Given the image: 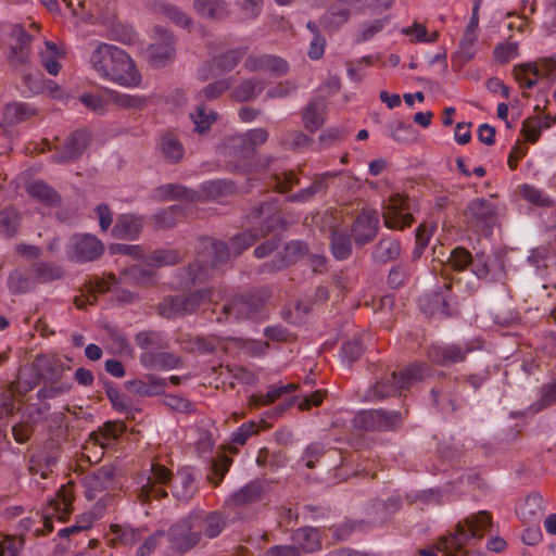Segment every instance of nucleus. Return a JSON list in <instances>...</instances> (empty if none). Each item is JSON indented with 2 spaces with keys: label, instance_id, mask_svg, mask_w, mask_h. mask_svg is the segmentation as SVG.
Here are the masks:
<instances>
[{
  "label": "nucleus",
  "instance_id": "obj_61",
  "mask_svg": "<svg viewBox=\"0 0 556 556\" xmlns=\"http://www.w3.org/2000/svg\"><path fill=\"white\" fill-rule=\"evenodd\" d=\"M232 464V458L226 455L219 456L212 464L213 473L208 477L210 482L214 484V486L219 485L225 475L228 472L230 466Z\"/></svg>",
  "mask_w": 556,
  "mask_h": 556
},
{
  "label": "nucleus",
  "instance_id": "obj_23",
  "mask_svg": "<svg viewBox=\"0 0 556 556\" xmlns=\"http://www.w3.org/2000/svg\"><path fill=\"white\" fill-rule=\"evenodd\" d=\"M198 483L194 473L184 468L179 470L172 484V493L177 501L188 503L198 492Z\"/></svg>",
  "mask_w": 556,
  "mask_h": 556
},
{
  "label": "nucleus",
  "instance_id": "obj_14",
  "mask_svg": "<svg viewBox=\"0 0 556 556\" xmlns=\"http://www.w3.org/2000/svg\"><path fill=\"white\" fill-rule=\"evenodd\" d=\"M190 515L200 534V541L203 538L208 540L216 539L228 526V517L220 510L206 511L195 508L190 511Z\"/></svg>",
  "mask_w": 556,
  "mask_h": 556
},
{
  "label": "nucleus",
  "instance_id": "obj_24",
  "mask_svg": "<svg viewBox=\"0 0 556 556\" xmlns=\"http://www.w3.org/2000/svg\"><path fill=\"white\" fill-rule=\"evenodd\" d=\"M401 252V242L392 236H384L374 245L370 258L372 263L382 265L397 260Z\"/></svg>",
  "mask_w": 556,
  "mask_h": 556
},
{
  "label": "nucleus",
  "instance_id": "obj_37",
  "mask_svg": "<svg viewBox=\"0 0 556 556\" xmlns=\"http://www.w3.org/2000/svg\"><path fill=\"white\" fill-rule=\"evenodd\" d=\"M330 249L337 261H345L352 254V236L343 230L333 229L330 235Z\"/></svg>",
  "mask_w": 556,
  "mask_h": 556
},
{
  "label": "nucleus",
  "instance_id": "obj_33",
  "mask_svg": "<svg viewBox=\"0 0 556 556\" xmlns=\"http://www.w3.org/2000/svg\"><path fill=\"white\" fill-rule=\"evenodd\" d=\"M292 542L300 552L314 553L321 548L319 532L315 528L303 527L292 533Z\"/></svg>",
  "mask_w": 556,
  "mask_h": 556
},
{
  "label": "nucleus",
  "instance_id": "obj_62",
  "mask_svg": "<svg viewBox=\"0 0 556 556\" xmlns=\"http://www.w3.org/2000/svg\"><path fill=\"white\" fill-rule=\"evenodd\" d=\"M72 389V384L68 382H58L54 381L50 384L43 386L41 389H39L37 396L39 400H50L55 399L59 395L68 393Z\"/></svg>",
  "mask_w": 556,
  "mask_h": 556
},
{
  "label": "nucleus",
  "instance_id": "obj_41",
  "mask_svg": "<svg viewBox=\"0 0 556 556\" xmlns=\"http://www.w3.org/2000/svg\"><path fill=\"white\" fill-rule=\"evenodd\" d=\"M264 488L262 482L253 480L243 485L239 491L231 495V502L235 506H244L262 498Z\"/></svg>",
  "mask_w": 556,
  "mask_h": 556
},
{
  "label": "nucleus",
  "instance_id": "obj_30",
  "mask_svg": "<svg viewBox=\"0 0 556 556\" xmlns=\"http://www.w3.org/2000/svg\"><path fill=\"white\" fill-rule=\"evenodd\" d=\"M61 455V444L56 440H48L43 448L36 455L33 456L31 462L45 468L40 475L42 478L48 477V471H51L52 468L58 464Z\"/></svg>",
  "mask_w": 556,
  "mask_h": 556
},
{
  "label": "nucleus",
  "instance_id": "obj_5",
  "mask_svg": "<svg viewBox=\"0 0 556 556\" xmlns=\"http://www.w3.org/2000/svg\"><path fill=\"white\" fill-rule=\"evenodd\" d=\"M429 372L425 363H414L400 371L384 374L368 389V401H382L390 396L402 394L414 383L421 381Z\"/></svg>",
  "mask_w": 556,
  "mask_h": 556
},
{
  "label": "nucleus",
  "instance_id": "obj_32",
  "mask_svg": "<svg viewBox=\"0 0 556 556\" xmlns=\"http://www.w3.org/2000/svg\"><path fill=\"white\" fill-rule=\"evenodd\" d=\"M159 150L162 157L169 164L179 163L185 155L182 143L173 132H166L160 138Z\"/></svg>",
  "mask_w": 556,
  "mask_h": 556
},
{
  "label": "nucleus",
  "instance_id": "obj_40",
  "mask_svg": "<svg viewBox=\"0 0 556 556\" xmlns=\"http://www.w3.org/2000/svg\"><path fill=\"white\" fill-rule=\"evenodd\" d=\"M184 260V253L176 249H156L146 257V264L154 267L173 266Z\"/></svg>",
  "mask_w": 556,
  "mask_h": 556
},
{
  "label": "nucleus",
  "instance_id": "obj_8",
  "mask_svg": "<svg viewBox=\"0 0 556 556\" xmlns=\"http://www.w3.org/2000/svg\"><path fill=\"white\" fill-rule=\"evenodd\" d=\"M408 414L403 407L400 410L366 409L357 413L354 417V425L365 431H393L400 428Z\"/></svg>",
  "mask_w": 556,
  "mask_h": 556
},
{
  "label": "nucleus",
  "instance_id": "obj_63",
  "mask_svg": "<svg viewBox=\"0 0 556 556\" xmlns=\"http://www.w3.org/2000/svg\"><path fill=\"white\" fill-rule=\"evenodd\" d=\"M521 193L527 201L535 205L546 207L553 205V201L548 197L532 186L523 185L521 188Z\"/></svg>",
  "mask_w": 556,
  "mask_h": 556
},
{
  "label": "nucleus",
  "instance_id": "obj_44",
  "mask_svg": "<svg viewBox=\"0 0 556 556\" xmlns=\"http://www.w3.org/2000/svg\"><path fill=\"white\" fill-rule=\"evenodd\" d=\"M442 255L444 256V254ZM441 262L455 271H464L471 266L472 254L464 247H456Z\"/></svg>",
  "mask_w": 556,
  "mask_h": 556
},
{
  "label": "nucleus",
  "instance_id": "obj_34",
  "mask_svg": "<svg viewBox=\"0 0 556 556\" xmlns=\"http://www.w3.org/2000/svg\"><path fill=\"white\" fill-rule=\"evenodd\" d=\"M36 114V110L27 103L13 102L8 103L2 113L3 123L8 126H15L29 119Z\"/></svg>",
  "mask_w": 556,
  "mask_h": 556
},
{
  "label": "nucleus",
  "instance_id": "obj_20",
  "mask_svg": "<svg viewBox=\"0 0 556 556\" xmlns=\"http://www.w3.org/2000/svg\"><path fill=\"white\" fill-rule=\"evenodd\" d=\"M225 146L229 155L237 159V163L232 165L231 169L237 173L245 172L255 155V150L252 149L245 136L243 134L229 136Z\"/></svg>",
  "mask_w": 556,
  "mask_h": 556
},
{
  "label": "nucleus",
  "instance_id": "obj_35",
  "mask_svg": "<svg viewBox=\"0 0 556 556\" xmlns=\"http://www.w3.org/2000/svg\"><path fill=\"white\" fill-rule=\"evenodd\" d=\"M115 468L112 465H104L94 469L87 477V484L90 491H103L113 486Z\"/></svg>",
  "mask_w": 556,
  "mask_h": 556
},
{
  "label": "nucleus",
  "instance_id": "obj_25",
  "mask_svg": "<svg viewBox=\"0 0 556 556\" xmlns=\"http://www.w3.org/2000/svg\"><path fill=\"white\" fill-rule=\"evenodd\" d=\"M27 194L49 207H59L62 198L59 192L42 180H34L26 186Z\"/></svg>",
  "mask_w": 556,
  "mask_h": 556
},
{
  "label": "nucleus",
  "instance_id": "obj_38",
  "mask_svg": "<svg viewBox=\"0 0 556 556\" xmlns=\"http://www.w3.org/2000/svg\"><path fill=\"white\" fill-rule=\"evenodd\" d=\"M30 266L36 285L53 282L64 277L63 268L55 263L39 261L33 263Z\"/></svg>",
  "mask_w": 556,
  "mask_h": 556
},
{
  "label": "nucleus",
  "instance_id": "obj_10",
  "mask_svg": "<svg viewBox=\"0 0 556 556\" xmlns=\"http://www.w3.org/2000/svg\"><path fill=\"white\" fill-rule=\"evenodd\" d=\"M165 534L169 547L178 554H186L201 543L190 513L173 523Z\"/></svg>",
  "mask_w": 556,
  "mask_h": 556
},
{
  "label": "nucleus",
  "instance_id": "obj_2",
  "mask_svg": "<svg viewBox=\"0 0 556 556\" xmlns=\"http://www.w3.org/2000/svg\"><path fill=\"white\" fill-rule=\"evenodd\" d=\"M90 62L99 76L121 86L136 87L140 84L141 76L136 70L134 61L116 46L99 45L92 52Z\"/></svg>",
  "mask_w": 556,
  "mask_h": 556
},
{
  "label": "nucleus",
  "instance_id": "obj_50",
  "mask_svg": "<svg viewBox=\"0 0 556 556\" xmlns=\"http://www.w3.org/2000/svg\"><path fill=\"white\" fill-rule=\"evenodd\" d=\"M21 215L14 208L0 211V235L5 238H13L20 230Z\"/></svg>",
  "mask_w": 556,
  "mask_h": 556
},
{
  "label": "nucleus",
  "instance_id": "obj_12",
  "mask_svg": "<svg viewBox=\"0 0 556 556\" xmlns=\"http://www.w3.org/2000/svg\"><path fill=\"white\" fill-rule=\"evenodd\" d=\"M476 350L469 342L431 344L427 350L430 362L442 367L463 363L467 355Z\"/></svg>",
  "mask_w": 556,
  "mask_h": 556
},
{
  "label": "nucleus",
  "instance_id": "obj_21",
  "mask_svg": "<svg viewBox=\"0 0 556 556\" xmlns=\"http://www.w3.org/2000/svg\"><path fill=\"white\" fill-rule=\"evenodd\" d=\"M327 101L321 97L312 99L302 110L303 127L314 134L326 123Z\"/></svg>",
  "mask_w": 556,
  "mask_h": 556
},
{
  "label": "nucleus",
  "instance_id": "obj_4",
  "mask_svg": "<svg viewBox=\"0 0 556 556\" xmlns=\"http://www.w3.org/2000/svg\"><path fill=\"white\" fill-rule=\"evenodd\" d=\"M491 515L488 511H479L458 522L456 531L448 536L440 539L439 549L444 556H482L479 551L465 549L470 540H480L491 528Z\"/></svg>",
  "mask_w": 556,
  "mask_h": 556
},
{
  "label": "nucleus",
  "instance_id": "obj_29",
  "mask_svg": "<svg viewBox=\"0 0 556 556\" xmlns=\"http://www.w3.org/2000/svg\"><path fill=\"white\" fill-rule=\"evenodd\" d=\"M514 76L517 81H521L528 73L539 76L541 73L551 80L556 78V59L548 58L541 61L540 66L534 63H526L514 67Z\"/></svg>",
  "mask_w": 556,
  "mask_h": 556
},
{
  "label": "nucleus",
  "instance_id": "obj_47",
  "mask_svg": "<svg viewBox=\"0 0 556 556\" xmlns=\"http://www.w3.org/2000/svg\"><path fill=\"white\" fill-rule=\"evenodd\" d=\"M298 389V384L288 383L281 387H273L266 394H253L249 400V404L252 407L258 408L263 405L274 403L277 399L283 394L294 392Z\"/></svg>",
  "mask_w": 556,
  "mask_h": 556
},
{
  "label": "nucleus",
  "instance_id": "obj_59",
  "mask_svg": "<svg viewBox=\"0 0 556 556\" xmlns=\"http://www.w3.org/2000/svg\"><path fill=\"white\" fill-rule=\"evenodd\" d=\"M313 139L303 131L292 130L281 135L280 143L290 149H299L311 144Z\"/></svg>",
  "mask_w": 556,
  "mask_h": 556
},
{
  "label": "nucleus",
  "instance_id": "obj_1",
  "mask_svg": "<svg viewBox=\"0 0 556 556\" xmlns=\"http://www.w3.org/2000/svg\"><path fill=\"white\" fill-rule=\"evenodd\" d=\"M245 219L251 225L258 223V227H250L231 238V247L237 254H241L261 238L287 228V222L280 214L277 197H269L254 203L248 211Z\"/></svg>",
  "mask_w": 556,
  "mask_h": 556
},
{
  "label": "nucleus",
  "instance_id": "obj_42",
  "mask_svg": "<svg viewBox=\"0 0 556 556\" xmlns=\"http://www.w3.org/2000/svg\"><path fill=\"white\" fill-rule=\"evenodd\" d=\"M247 53L248 48L245 47L228 50L225 53L214 56L212 65L220 73L230 72Z\"/></svg>",
  "mask_w": 556,
  "mask_h": 556
},
{
  "label": "nucleus",
  "instance_id": "obj_64",
  "mask_svg": "<svg viewBox=\"0 0 556 556\" xmlns=\"http://www.w3.org/2000/svg\"><path fill=\"white\" fill-rule=\"evenodd\" d=\"M364 344L359 338L346 341L342 348V356L351 362L357 361L364 353Z\"/></svg>",
  "mask_w": 556,
  "mask_h": 556
},
{
  "label": "nucleus",
  "instance_id": "obj_56",
  "mask_svg": "<svg viewBox=\"0 0 556 556\" xmlns=\"http://www.w3.org/2000/svg\"><path fill=\"white\" fill-rule=\"evenodd\" d=\"M46 48L49 51V55H47L45 52H41V63L50 75L55 76L58 75L61 67L60 63L56 60L58 56H60L61 52L58 49V46L51 41H46Z\"/></svg>",
  "mask_w": 556,
  "mask_h": 556
},
{
  "label": "nucleus",
  "instance_id": "obj_57",
  "mask_svg": "<svg viewBox=\"0 0 556 556\" xmlns=\"http://www.w3.org/2000/svg\"><path fill=\"white\" fill-rule=\"evenodd\" d=\"M111 532L124 545H134L141 538V531L130 526L111 525Z\"/></svg>",
  "mask_w": 556,
  "mask_h": 556
},
{
  "label": "nucleus",
  "instance_id": "obj_58",
  "mask_svg": "<svg viewBox=\"0 0 556 556\" xmlns=\"http://www.w3.org/2000/svg\"><path fill=\"white\" fill-rule=\"evenodd\" d=\"M493 260L484 252H478L472 256L471 271L479 279H485L491 274Z\"/></svg>",
  "mask_w": 556,
  "mask_h": 556
},
{
  "label": "nucleus",
  "instance_id": "obj_54",
  "mask_svg": "<svg viewBox=\"0 0 556 556\" xmlns=\"http://www.w3.org/2000/svg\"><path fill=\"white\" fill-rule=\"evenodd\" d=\"M270 181L274 184L276 190L280 193L289 192L294 186L300 185V178L293 170H286L279 174H273Z\"/></svg>",
  "mask_w": 556,
  "mask_h": 556
},
{
  "label": "nucleus",
  "instance_id": "obj_43",
  "mask_svg": "<svg viewBox=\"0 0 556 556\" xmlns=\"http://www.w3.org/2000/svg\"><path fill=\"white\" fill-rule=\"evenodd\" d=\"M350 0H338L329 10V12L323 17V25L326 28L336 30L340 28L350 17V11L345 8V4Z\"/></svg>",
  "mask_w": 556,
  "mask_h": 556
},
{
  "label": "nucleus",
  "instance_id": "obj_45",
  "mask_svg": "<svg viewBox=\"0 0 556 556\" xmlns=\"http://www.w3.org/2000/svg\"><path fill=\"white\" fill-rule=\"evenodd\" d=\"M195 11L210 20H222L227 15V5L222 0H194Z\"/></svg>",
  "mask_w": 556,
  "mask_h": 556
},
{
  "label": "nucleus",
  "instance_id": "obj_16",
  "mask_svg": "<svg viewBox=\"0 0 556 556\" xmlns=\"http://www.w3.org/2000/svg\"><path fill=\"white\" fill-rule=\"evenodd\" d=\"M308 254V247L305 242L300 240H292L288 242L281 252L276 254L273 260L264 263L261 266L262 273H276L283 268H287L302 257Z\"/></svg>",
  "mask_w": 556,
  "mask_h": 556
},
{
  "label": "nucleus",
  "instance_id": "obj_31",
  "mask_svg": "<svg viewBox=\"0 0 556 556\" xmlns=\"http://www.w3.org/2000/svg\"><path fill=\"white\" fill-rule=\"evenodd\" d=\"M166 380L155 376H148V380L135 379L125 382V388L141 396H154L164 392Z\"/></svg>",
  "mask_w": 556,
  "mask_h": 556
},
{
  "label": "nucleus",
  "instance_id": "obj_3",
  "mask_svg": "<svg viewBox=\"0 0 556 556\" xmlns=\"http://www.w3.org/2000/svg\"><path fill=\"white\" fill-rule=\"evenodd\" d=\"M198 257L179 269L180 278L185 283H205L229 262V248L223 241L204 238L200 241Z\"/></svg>",
  "mask_w": 556,
  "mask_h": 556
},
{
  "label": "nucleus",
  "instance_id": "obj_6",
  "mask_svg": "<svg viewBox=\"0 0 556 556\" xmlns=\"http://www.w3.org/2000/svg\"><path fill=\"white\" fill-rule=\"evenodd\" d=\"M270 295L271 292L267 288L235 295L222 306L216 320L218 323H230L243 319H257L261 317L263 306Z\"/></svg>",
  "mask_w": 556,
  "mask_h": 556
},
{
  "label": "nucleus",
  "instance_id": "obj_52",
  "mask_svg": "<svg viewBox=\"0 0 556 556\" xmlns=\"http://www.w3.org/2000/svg\"><path fill=\"white\" fill-rule=\"evenodd\" d=\"M204 197L217 199L219 197L232 194L236 191V185L230 180H211L202 185Z\"/></svg>",
  "mask_w": 556,
  "mask_h": 556
},
{
  "label": "nucleus",
  "instance_id": "obj_22",
  "mask_svg": "<svg viewBox=\"0 0 556 556\" xmlns=\"http://www.w3.org/2000/svg\"><path fill=\"white\" fill-rule=\"evenodd\" d=\"M498 207L492 201L477 198L468 202L465 214L475 223L489 226L497 216Z\"/></svg>",
  "mask_w": 556,
  "mask_h": 556
},
{
  "label": "nucleus",
  "instance_id": "obj_7",
  "mask_svg": "<svg viewBox=\"0 0 556 556\" xmlns=\"http://www.w3.org/2000/svg\"><path fill=\"white\" fill-rule=\"evenodd\" d=\"M211 300L212 289H200L188 293L166 295L157 303L155 309L161 317L174 319L195 313Z\"/></svg>",
  "mask_w": 556,
  "mask_h": 556
},
{
  "label": "nucleus",
  "instance_id": "obj_55",
  "mask_svg": "<svg viewBox=\"0 0 556 556\" xmlns=\"http://www.w3.org/2000/svg\"><path fill=\"white\" fill-rule=\"evenodd\" d=\"M230 85L231 83L229 79L216 80L212 84H208L201 91H199L195 99L201 103H203L204 100L217 99L220 94L230 88Z\"/></svg>",
  "mask_w": 556,
  "mask_h": 556
},
{
  "label": "nucleus",
  "instance_id": "obj_15",
  "mask_svg": "<svg viewBox=\"0 0 556 556\" xmlns=\"http://www.w3.org/2000/svg\"><path fill=\"white\" fill-rule=\"evenodd\" d=\"M71 258L79 262H92L102 256L104 245L100 239L90 233H76L71 238Z\"/></svg>",
  "mask_w": 556,
  "mask_h": 556
},
{
  "label": "nucleus",
  "instance_id": "obj_19",
  "mask_svg": "<svg viewBox=\"0 0 556 556\" xmlns=\"http://www.w3.org/2000/svg\"><path fill=\"white\" fill-rule=\"evenodd\" d=\"M379 215L376 211H364L354 219L351 236L357 247L371 242L378 235Z\"/></svg>",
  "mask_w": 556,
  "mask_h": 556
},
{
  "label": "nucleus",
  "instance_id": "obj_26",
  "mask_svg": "<svg viewBox=\"0 0 556 556\" xmlns=\"http://www.w3.org/2000/svg\"><path fill=\"white\" fill-rule=\"evenodd\" d=\"M140 363L149 369H174L180 365V358L173 353L163 351H144L140 354Z\"/></svg>",
  "mask_w": 556,
  "mask_h": 556
},
{
  "label": "nucleus",
  "instance_id": "obj_18",
  "mask_svg": "<svg viewBox=\"0 0 556 556\" xmlns=\"http://www.w3.org/2000/svg\"><path fill=\"white\" fill-rule=\"evenodd\" d=\"M408 208V198L394 193L389 198V204L383 212V222L390 229H404L412 225L414 218L410 213H404Z\"/></svg>",
  "mask_w": 556,
  "mask_h": 556
},
{
  "label": "nucleus",
  "instance_id": "obj_49",
  "mask_svg": "<svg viewBox=\"0 0 556 556\" xmlns=\"http://www.w3.org/2000/svg\"><path fill=\"white\" fill-rule=\"evenodd\" d=\"M136 344L146 351L149 349L163 350L167 348V340L165 336L155 330L140 331L135 337Z\"/></svg>",
  "mask_w": 556,
  "mask_h": 556
},
{
  "label": "nucleus",
  "instance_id": "obj_28",
  "mask_svg": "<svg viewBox=\"0 0 556 556\" xmlns=\"http://www.w3.org/2000/svg\"><path fill=\"white\" fill-rule=\"evenodd\" d=\"M37 287L31 266L17 268L8 277V288L13 294H24Z\"/></svg>",
  "mask_w": 556,
  "mask_h": 556
},
{
  "label": "nucleus",
  "instance_id": "obj_51",
  "mask_svg": "<svg viewBox=\"0 0 556 556\" xmlns=\"http://www.w3.org/2000/svg\"><path fill=\"white\" fill-rule=\"evenodd\" d=\"M185 215V208L181 205H172L153 215V220L159 228L169 229L177 225L179 218Z\"/></svg>",
  "mask_w": 556,
  "mask_h": 556
},
{
  "label": "nucleus",
  "instance_id": "obj_9",
  "mask_svg": "<svg viewBox=\"0 0 556 556\" xmlns=\"http://www.w3.org/2000/svg\"><path fill=\"white\" fill-rule=\"evenodd\" d=\"M91 140V134L86 128L76 129L70 134L61 146L54 148V153L51 155V162L55 164H67L78 160ZM45 146L47 150L52 151L50 142L46 140Z\"/></svg>",
  "mask_w": 556,
  "mask_h": 556
},
{
  "label": "nucleus",
  "instance_id": "obj_13",
  "mask_svg": "<svg viewBox=\"0 0 556 556\" xmlns=\"http://www.w3.org/2000/svg\"><path fill=\"white\" fill-rule=\"evenodd\" d=\"M33 38L26 31L24 26L15 24L11 27L9 33V53L8 63L13 68H20L29 63L30 45Z\"/></svg>",
  "mask_w": 556,
  "mask_h": 556
},
{
  "label": "nucleus",
  "instance_id": "obj_36",
  "mask_svg": "<svg viewBox=\"0 0 556 556\" xmlns=\"http://www.w3.org/2000/svg\"><path fill=\"white\" fill-rule=\"evenodd\" d=\"M190 118L194 124V131L205 135L210 131L213 124L218 119V115L204 103L199 102L195 110L190 113Z\"/></svg>",
  "mask_w": 556,
  "mask_h": 556
},
{
  "label": "nucleus",
  "instance_id": "obj_17",
  "mask_svg": "<svg viewBox=\"0 0 556 556\" xmlns=\"http://www.w3.org/2000/svg\"><path fill=\"white\" fill-rule=\"evenodd\" d=\"M173 473L164 465L152 463L151 473L148 477L147 483L140 489V497L144 501L152 498L160 500L167 496L164 485L172 481Z\"/></svg>",
  "mask_w": 556,
  "mask_h": 556
},
{
  "label": "nucleus",
  "instance_id": "obj_48",
  "mask_svg": "<svg viewBox=\"0 0 556 556\" xmlns=\"http://www.w3.org/2000/svg\"><path fill=\"white\" fill-rule=\"evenodd\" d=\"M264 87L261 79L248 78L233 89L232 97L239 102H247L256 98Z\"/></svg>",
  "mask_w": 556,
  "mask_h": 556
},
{
  "label": "nucleus",
  "instance_id": "obj_39",
  "mask_svg": "<svg viewBox=\"0 0 556 556\" xmlns=\"http://www.w3.org/2000/svg\"><path fill=\"white\" fill-rule=\"evenodd\" d=\"M157 197L162 200H186L193 202L199 200L200 195L197 191L189 189L182 185L166 184L157 188Z\"/></svg>",
  "mask_w": 556,
  "mask_h": 556
},
{
  "label": "nucleus",
  "instance_id": "obj_53",
  "mask_svg": "<svg viewBox=\"0 0 556 556\" xmlns=\"http://www.w3.org/2000/svg\"><path fill=\"white\" fill-rule=\"evenodd\" d=\"M389 135L400 143H407L415 139V130L412 125L401 119L393 121L388 125Z\"/></svg>",
  "mask_w": 556,
  "mask_h": 556
},
{
  "label": "nucleus",
  "instance_id": "obj_27",
  "mask_svg": "<svg viewBox=\"0 0 556 556\" xmlns=\"http://www.w3.org/2000/svg\"><path fill=\"white\" fill-rule=\"evenodd\" d=\"M143 222L140 217L134 214H123L118 216L115 225L112 228V235L119 239H136L141 232Z\"/></svg>",
  "mask_w": 556,
  "mask_h": 556
},
{
  "label": "nucleus",
  "instance_id": "obj_46",
  "mask_svg": "<svg viewBox=\"0 0 556 556\" xmlns=\"http://www.w3.org/2000/svg\"><path fill=\"white\" fill-rule=\"evenodd\" d=\"M73 495L71 491L62 485L56 493V497L51 500L50 507L61 521H66L72 513Z\"/></svg>",
  "mask_w": 556,
  "mask_h": 556
},
{
  "label": "nucleus",
  "instance_id": "obj_60",
  "mask_svg": "<svg viewBox=\"0 0 556 556\" xmlns=\"http://www.w3.org/2000/svg\"><path fill=\"white\" fill-rule=\"evenodd\" d=\"M542 130L543 124L540 116L528 117L522 123L521 134L531 143L539 140Z\"/></svg>",
  "mask_w": 556,
  "mask_h": 556
},
{
  "label": "nucleus",
  "instance_id": "obj_11",
  "mask_svg": "<svg viewBox=\"0 0 556 556\" xmlns=\"http://www.w3.org/2000/svg\"><path fill=\"white\" fill-rule=\"evenodd\" d=\"M154 31V41L148 46L146 53L148 62L153 67L160 68L175 59V37L169 30L162 27H155Z\"/></svg>",
  "mask_w": 556,
  "mask_h": 556
}]
</instances>
